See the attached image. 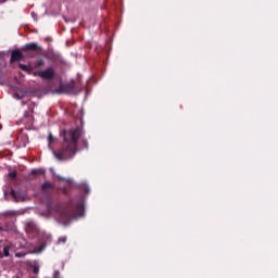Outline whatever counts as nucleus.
I'll return each mask as SVG.
<instances>
[{"instance_id": "obj_30", "label": "nucleus", "mask_w": 278, "mask_h": 278, "mask_svg": "<svg viewBox=\"0 0 278 278\" xmlns=\"http://www.w3.org/2000/svg\"><path fill=\"white\" fill-rule=\"evenodd\" d=\"M1 231H4V228H3V226H0V232H1Z\"/></svg>"}, {"instance_id": "obj_29", "label": "nucleus", "mask_w": 278, "mask_h": 278, "mask_svg": "<svg viewBox=\"0 0 278 278\" xmlns=\"http://www.w3.org/2000/svg\"><path fill=\"white\" fill-rule=\"evenodd\" d=\"M33 273H36V265L33 266Z\"/></svg>"}, {"instance_id": "obj_10", "label": "nucleus", "mask_w": 278, "mask_h": 278, "mask_svg": "<svg viewBox=\"0 0 278 278\" xmlns=\"http://www.w3.org/2000/svg\"><path fill=\"white\" fill-rule=\"evenodd\" d=\"M22 51H28V54L31 55L36 51V42L25 45Z\"/></svg>"}, {"instance_id": "obj_17", "label": "nucleus", "mask_w": 278, "mask_h": 278, "mask_svg": "<svg viewBox=\"0 0 278 278\" xmlns=\"http://www.w3.org/2000/svg\"><path fill=\"white\" fill-rule=\"evenodd\" d=\"M4 257H10V247H4L3 248V254Z\"/></svg>"}, {"instance_id": "obj_18", "label": "nucleus", "mask_w": 278, "mask_h": 278, "mask_svg": "<svg viewBox=\"0 0 278 278\" xmlns=\"http://www.w3.org/2000/svg\"><path fill=\"white\" fill-rule=\"evenodd\" d=\"M20 68L22 71H26L27 73H29V71H31V68L28 65H25L23 63H20Z\"/></svg>"}, {"instance_id": "obj_13", "label": "nucleus", "mask_w": 278, "mask_h": 278, "mask_svg": "<svg viewBox=\"0 0 278 278\" xmlns=\"http://www.w3.org/2000/svg\"><path fill=\"white\" fill-rule=\"evenodd\" d=\"M24 97H31L36 94V88H26L23 90Z\"/></svg>"}, {"instance_id": "obj_21", "label": "nucleus", "mask_w": 278, "mask_h": 278, "mask_svg": "<svg viewBox=\"0 0 278 278\" xmlns=\"http://www.w3.org/2000/svg\"><path fill=\"white\" fill-rule=\"evenodd\" d=\"M46 172H47L46 169L39 168L36 170V175H45Z\"/></svg>"}, {"instance_id": "obj_19", "label": "nucleus", "mask_w": 278, "mask_h": 278, "mask_svg": "<svg viewBox=\"0 0 278 278\" xmlns=\"http://www.w3.org/2000/svg\"><path fill=\"white\" fill-rule=\"evenodd\" d=\"M36 65H37V67H42V66H45V61L42 59H37Z\"/></svg>"}, {"instance_id": "obj_7", "label": "nucleus", "mask_w": 278, "mask_h": 278, "mask_svg": "<svg viewBox=\"0 0 278 278\" xmlns=\"http://www.w3.org/2000/svg\"><path fill=\"white\" fill-rule=\"evenodd\" d=\"M36 55H40L46 58L47 60H51L53 56L51 52H48V50H42V47L36 45Z\"/></svg>"}, {"instance_id": "obj_20", "label": "nucleus", "mask_w": 278, "mask_h": 278, "mask_svg": "<svg viewBox=\"0 0 278 278\" xmlns=\"http://www.w3.org/2000/svg\"><path fill=\"white\" fill-rule=\"evenodd\" d=\"M8 175L10 179H16V170L10 172Z\"/></svg>"}, {"instance_id": "obj_6", "label": "nucleus", "mask_w": 278, "mask_h": 278, "mask_svg": "<svg viewBox=\"0 0 278 278\" xmlns=\"http://www.w3.org/2000/svg\"><path fill=\"white\" fill-rule=\"evenodd\" d=\"M23 58H25L23 52H21V50H18V49H15L11 52L10 62H11V64H13V62H20V60H23Z\"/></svg>"}, {"instance_id": "obj_8", "label": "nucleus", "mask_w": 278, "mask_h": 278, "mask_svg": "<svg viewBox=\"0 0 278 278\" xmlns=\"http://www.w3.org/2000/svg\"><path fill=\"white\" fill-rule=\"evenodd\" d=\"M26 233L33 235L36 232V223L28 222L25 226Z\"/></svg>"}, {"instance_id": "obj_14", "label": "nucleus", "mask_w": 278, "mask_h": 278, "mask_svg": "<svg viewBox=\"0 0 278 278\" xmlns=\"http://www.w3.org/2000/svg\"><path fill=\"white\" fill-rule=\"evenodd\" d=\"M13 99H16L17 101H21V99H25V93L23 90H20L18 92L13 93Z\"/></svg>"}, {"instance_id": "obj_1", "label": "nucleus", "mask_w": 278, "mask_h": 278, "mask_svg": "<svg viewBox=\"0 0 278 278\" xmlns=\"http://www.w3.org/2000/svg\"><path fill=\"white\" fill-rule=\"evenodd\" d=\"M81 136V130L79 128L71 129L68 131H63L64 143L58 152H55V156L59 160H70L73 159L77 154V142L79 141V137Z\"/></svg>"}, {"instance_id": "obj_28", "label": "nucleus", "mask_w": 278, "mask_h": 278, "mask_svg": "<svg viewBox=\"0 0 278 278\" xmlns=\"http://www.w3.org/2000/svg\"><path fill=\"white\" fill-rule=\"evenodd\" d=\"M30 14H31L33 18H35L36 12L33 11Z\"/></svg>"}, {"instance_id": "obj_32", "label": "nucleus", "mask_w": 278, "mask_h": 278, "mask_svg": "<svg viewBox=\"0 0 278 278\" xmlns=\"http://www.w3.org/2000/svg\"><path fill=\"white\" fill-rule=\"evenodd\" d=\"M4 197H8V191H4Z\"/></svg>"}, {"instance_id": "obj_31", "label": "nucleus", "mask_w": 278, "mask_h": 278, "mask_svg": "<svg viewBox=\"0 0 278 278\" xmlns=\"http://www.w3.org/2000/svg\"><path fill=\"white\" fill-rule=\"evenodd\" d=\"M5 1H8V0H0V3H5Z\"/></svg>"}, {"instance_id": "obj_33", "label": "nucleus", "mask_w": 278, "mask_h": 278, "mask_svg": "<svg viewBox=\"0 0 278 278\" xmlns=\"http://www.w3.org/2000/svg\"><path fill=\"white\" fill-rule=\"evenodd\" d=\"M36 96H37L38 98H40V96H38V90H37V92H36Z\"/></svg>"}, {"instance_id": "obj_22", "label": "nucleus", "mask_w": 278, "mask_h": 278, "mask_svg": "<svg viewBox=\"0 0 278 278\" xmlns=\"http://www.w3.org/2000/svg\"><path fill=\"white\" fill-rule=\"evenodd\" d=\"M66 240H67L66 237H61V238H59L58 243H59V244H60V243H66Z\"/></svg>"}, {"instance_id": "obj_9", "label": "nucleus", "mask_w": 278, "mask_h": 278, "mask_svg": "<svg viewBox=\"0 0 278 278\" xmlns=\"http://www.w3.org/2000/svg\"><path fill=\"white\" fill-rule=\"evenodd\" d=\"M26 123L30 124L34 127V109L25 112Z\"/></svg>"}, {"instance_id": "obj_4", "label": "nucleus", "mask_w": 278, "mask_h": 278, "mask_svg": "<svg viewBox=\"0 0 278 278\" xmlns=\"http://www.w3.org/2000/svg\"><path fill=\"white\" fill-rule=\"evenodd\" d=\"M36 75L41 79L53 80L55 78V70H53V67H49L45 71L37 72Z\"/></svg>"}, {"instance_id": "obj_2", "label": "nucleus", "mask_w": 278, "mask_h": 278, "mask_svg": "<svg viewBox=\"0 0 278 278\" xmlns=\"http://www.w3.org/2000/svg\"><path fill=\"white\" fill-rule=\"evenodd\" d=\"M68 206L70 208L74 210V212L63 211L61 213L62 220L68 222L72 218H75V216L81 217L84 215V203L81 199L78 202H75L73 200L70 201Z\"/></svg>"}, {"instance_id": "obj_16", "label": "nucleus", "mask_w": 278, "mask_h": 278, "mask_svg": "<svg viewBox=\"0 0 278 278\" xmlns=\"http://www.w3.org/2000/svg\"><path fill=\"white\" fill-rule=\"evenodd\" d=\"M54 141H55V138L53 137V134H49L48 136L49 148H51V144H53Z\"/></svg>"}, {"instance_id": "obj_34", "label": "nucleus", "mask_w": 278, "mask_h": 278, "mask_svg": "<svg viewBox=\"0 0 278 278\" xmlns=\"http://www.w3.org/2000/svg\"><path fill=\"white\" fill-rule=\"evenodd\" d=\"M33 75H36V72H33Z\"/></svg>"}, {"instance_id": "obj_3", "label": "nucleus", "mask_w": 278, "mask_h": 278, "mask_svg": "<svg viewBox=\"0 0 278 278\" xmlns=\"http://www.w3.org/2000/svg\"><path fill=\"white\" fill-rule=\"evenodd\" d=\"M56 94H77L79 93V89L75 85V81H71L67 84H61L58 89L54 90Z\"/></svg>"}, {"instance_id": "obj_24", "label": "nucleus", "mask_w": 278, "mask_h": 278, "mask_svg": "<svg viewBox=\"0 0 278 278\" xmlns=\"http://www.w3.org/2000/svg\"><path fill=\"white\" fill-rule=\"evenodd\" d=\"M3 228H4V231H10V225H5Z\"/></svg>"}, {"instance_id": "obj_11", "label": "nucleus", "mask_w": 278, "mask_h": 278, "mask_svg": "<svg viewBox=\"0 0 278 278\" xmlns=\"http://www.w3.org/2000/svg\"><path fill=\"white\" fill-rule=\"evenodd\" d=\"M12 199H14L15 203H18V201H23L24 198L21 193H17L16 191H14V189H11V192H10Z\"/></svg>"}, {"instance_id": "obj_26", "label": "nucleus", "mask_w": 278, "mask_h": 278, "mask_svg": "<svg viewBox=\"0 0 278 278\" xmlns=\"http://www.w3.org/2000/svg\"><path fill=\"white\" fill-rule=\"evenodd\" d=\"M40 271V267H38V265L36 266V274H38Z\"/></svg>"}, {"instance_id": "obj_15", "label": "nucleus", "mask_w": 278, "mask_h": 278, "mask_svg": "<svg viewBox=\"0 0 278 278\" xmlns=\"http://www.w3.org/2000/svg\"><path fill=\"white\" fill-rule=\"evenodd\" d=\"M33 179H36V169H31L30 174L27 176L28 181H31Z\"/></svg>"}, {"instance_id": "obj_27", "label": "nucleus", "mask_w": 278, "mask_h": 278, "mask_svg": "<svg viewBox=\"0 0 278 278\" xmlns=\"http://www.w3.org/2000/svg\"><path fill=\"white\" fill-rule=\"evenodd\" d=\"M47 42H51V38H49V37H46V39H45Z\"/></svg>"}, {"instance_id": "obj_12", "label": "nucleus", "mask_w": 278, "mask_h": 278, "mask_svg": "<svg viewBox=\"0 0 278 278\" xmlns=\"http://www.w3.org/2000/svg\"><path fill=\"white\" fill-rule=\"evenodd\" d=\"M41 190L46 193H49L51 191H53V184L51 182H46L41 186Z\"/></svg>"}, {"instance_id": "obj_25", "label": "nucleus", "mask_w": 278, "mask_h": 278, "mask_svg": "<svg viewBox=\"0 0 278 278\" xmlns=\"http://www.w3.org/2000/svg\"><path fill=\"white\" fill-rule=\"evenodd\" d=\"M83 146H84V148H87V147H88V143H87L86 140H83Z\"/></svg>"}, {"instance_id": "obj_5", "label": "nucleus", "mask_w": 278, "mask_h": 278, "mask_svg": "<svg viewBox=\"0 0 278 278\" xmlns=\"http://www.w3.org/2000/svg\"><path fill=\"white\" fill-rule=\"evenodd\" d=\"M37 238L39 239V247L36 249V253L40 254L47 249V242H49V236L40 235V232L37 231Z\"/></svg>"}, {"instance_id": "obj_23", "label": "nucleus", "mask_w": 278, "mask_h": 278, "mask_svg": "<svg viewBox=\"0 0 278 278\" xmlns=\"http://www.w3.org/2000/svg\"><path fill=\"white\" fill-rule=\"evenodd\" d=\"M53 278H60V271L55 270L53 274Z\"/></svg>"}]
</instances>
